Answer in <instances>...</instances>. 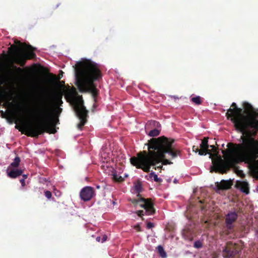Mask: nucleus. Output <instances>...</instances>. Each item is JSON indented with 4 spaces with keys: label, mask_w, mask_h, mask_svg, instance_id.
I'll use <instances>...</instances> for the list:
<instances>
[{
    "label": "nucleus",
    "mask_w": 258,
    "mask_h": 258,
    "mask_svg": "<svg viewBox=\"0 0 258 258\" xmlns=\"http://www.w3.org/2000/svg\"><path fill=\"white\" fill-rule=\"evenodd\" d=\"M149 178L151 179L153 178V180L157 182H161L162 181V179L161 178H159L156 174L155 172L152 171L149 174Z\"/></svg>",
    "instance_id": "nucleus-20"
},
{
    "label": "nucleus",
    "mask_w": 258,
    "mask_h": 258,
    "mask_svg": "<svg viewBox=\"0 0 258 258\" xmlns=\"http://www.w3.org/2000/svg\"><path fill=\"white\" fill-rule=\"evenodd\" d=\"M174 183H176L177 182V180L176 179H175L173 181Z\"/></svg>",
    "instance_id": "nucleus-40"
},
{
    "label": "nucleus",
    "mask_w": 258,
    "mask_h": 258,
    "mask_svg": "<svg viewBox=\"0 0 258 258\" xmlns=\"http://www.w3.org/2000/svg\"><path fill=\"white\" fill-rule=\"evenodd\" d=\"M100 237H97L96 238V240H97V241H100Z\"/></svg>",
    "instance_id": "nucleus-39"
},
{
    "label": "nucleus",
    "mask_w": 258,
    "mask_h": 258,
    "mask_svg": "<svg viewBox=\"0 0 258 258\" xmlns=\"http://www.w3.org/2000/svg\"><path fill=\"white\" fill-rule=\"evenodd\" d=\"M53 78H54V80H55V79H56V76H53Z\"/></svg>",
    "instance_id": "nucleus-42"
},
{
    "label": "nucleus",
    "mask_w": 258,
    "mask_h": 258,
    "mask_svg": "<svg viewBox=\"0 0 258 258\" xmlns=\"http://www.w3.org/2000/svg\"><path fill=\"white\" fill-rule=\"evenodd\" d=\"M135 189L137 191V192L138 193L137 196L140 197V192L141 191L142 189V185L141 184L138 183L135 185Z\"/></svg>",
    "instance_id": "nucleus-25"
},
{
    "label": "nucleus",
    "mask_w": 258,
    "mask_h": 258,
    "mask_svg": "<svg viewBox=\"0 0 258 258\" xmlns=\"http://www.w3.org/2000/svg\"><path fill=\"white\" fill-rule=\"evenodd\" d=\"M22 176H23V179H24L25 180L26 178H27V177H28V176H27V175H26V174H23Z\"/></svg>",
    "instance_id": "nucleus-37"
},
{
    "label": "nucleus",
    "mask_w": 258,
    "mask_h": 258,
    "mask_svg": "<svg viewBox=\"0 0 258 258\" xmlns=\"http://www.w3.org/2000/svg\"><path fill=\"white\" fill-rule=\"evenodd\" d=\"M20 181L22 186H24L26 184H25V181L24 179H21Z\"/></svg>",
    "instance_id": "nucleus-33"
},
{
    "label": "nucleus",
    "mask_w": 258,
    "mask_h": 258,
    "mask_svg": "<svg viewBox=\"0 0 258 258\" xmlns=\"http://www.w3.org/2000/svg\"><path fill=\"white\" fill-rule=\"evenodd\" d=\"M201 210H205V207L204 206H201Z\"/></svg>",
    "instance_id": "nucleus-38"
},
{
    "label": "nucleus",
    "mask_w": 258,
    "mask_h": 258,
    "mask_svg": "<svg viewBox=\"0 0 258 258\" xmlns=\"http://www.w3.org/2000/svg\"><path fill=\"white\" fill-rule=\"evenodd\" d=\"M194 246L197 248H200L203 247V243L201 241L198 240L194 242Z\"/></svg>",
    "instance_id": "nucleus-24"
},
{
    "label": "nucleus",
    "mask_w": 258,
    "mask_h": 258,
    "mask_svg": "<svg viewBox=\"0 0 258 258\" xmlns=\"http://www.w3.org/2000/svg\"><path fill=\"white\" fill-rule=\"evenodd\" d=\"M242 249L241 245L229 242L223 248L222 254L224 258H240Z\"/></svg>",
    "instance_id": "nucleus-10"
},
{
    "label": "nucleus",
    "mask_w": 258,
    "mask_h": 258,
    "mask_svg": "<svg viewBox=\"0 0 258 258\" xmlns=\"http://www.w3.org/2000/svg\"><path fill=\"white\" fill-rule=\"evenodd\" d=\"M20 158L18 156L16 157L14 159L13 161L11 163L10 166L8 167V170L13 168H18L20 165Z\"/></svg>",
    "instance_id": "nucleus-17"
},
{
    "label": "nucleus",
    "mask_w": 258,
    "mask_h": 258,
    "mask_svg": "<svg viewBox=\"0 0 258 258\" xmlns=\"http://www.w3.org/2000/svg\"><path fill=\"white\" fill-rule=\"evenodd\" d=\"M232 183L228 180H222L221 182L215 183L218 190H226L231 188Z\"/></svg>",
    "instance_id": "nucleus-14"
},
{
    "label": "nucleus",
    "mask_w": 258,
    "mask_h": 258,
    "mask_svg": "<svg viewBox=\"0 0 258 258\" xmlns=\"http://www.w3.org/2000/svg\"><path fill=\"white\" fill-rule=\"evenodd\" d=\"M64 82L63 81H59V83L58 82V81L57 82L55 83V85L58 88L57 89H61V86L63 87L64 86Z\"/></svg>",
    "instance_id": "nucleus-26"
},
{
    "label": "nucleus",
    "mask_w": 258,
    "mask_h": 258,
    "mask_svg": "<svg viewBox=\"0 0 258 258\" xmlns=\"http://www.w3.org/2000/svg\"><path fill=\"white\" fill-rule=\"evenodd\" d=\"M95 196V190L91 186H87L83 187L80 192V197L84 202L91 200Z\"/></svg>",
    "instance_id": "nucleus-12"
},
{
    "label": "nucleus",
    "mask_w": 258,
    "mask_h": 258,
    "mask_svg": "<svg viewBox=\"0 0 258 258\" xmlns=\"http://www.w3.org/2000/svg\"><path fill=\"white\" fill-rule=\"evenodd\" d=\"M199 203H200L201 204H203L204 203V202L202 200H200V201H199Z\"/></svg>",
    "instance_id": "nucleus-41"
},
{
    "label": "nucleus",
    "mask_w": 258,
    "mask_h": 258,
    "mask_svg": "<svg viewBox=\"0 0 258 258\" xmlns=\"http://www.w3.org/2000/svg\"><path fill=\"white\" fill-rule=\"evenodd\" d=\"M251 111L252 114L251 116V118H252L251 119H253L252 120H253L251 122L258 121V109L254 108V109L252 110Z\"/></svg>",
    "instance_id": "nucleus-19"
},
{
    "label": "nucleus",
    "mask_w": 258,
    "mask_h": 258,
    "mask_svg": "<svg viewBox=\"0 0 258 258\" xmlns=\"http://www.w3.org/2000/svg\"><path fill=\"white\" fill-rule=\"evenodd\" d=\"M157 250L158 253L162 258H166L167 257L166 252L164 250L162 246L158 245L157 247Z\"/></svg>",
    "instance_id": "nucleus-18"
},
{
    "label": "nucleus",
    "mask_w": 258,
    "mask_h": 258,
    "mask_svg": "<svg viewBox=\"0 0 258 258\" xmlns=\"http://www.w3.org/2000/svg\"><path fill=\"white\" fill-rule=\"evenodd\" d=\"M137 199H131L130 201L134 204H139L141 207L143 208L144 210H138L135 212V213L143 220L144 219L143 216L153 215L156 213V210L154 207V203L151 199H145L141 197H138Z\"/></svg>",
    "instance_id": "nucleus-8"
},
{
    "label": "nucleus",
    "mask_w": 258,
    "mask_h": 258,
    "mask_svg": "<svg viewBox=\"0 0 258 258\" xmlns=\"http://www.w3.org/2000/svg\"><path fill=\"white\" fill-rule=\"evenodd\" d=\"M113 179L117 182H121L123 181V179L121 176H118L117 174H113Z\"/></svg>",
    "instance_id": "nucleus-23"
},
{
    "label": "nucleus",
    "mask_w": 258,
    "mask_h": 258,
    "mask_svg": "<svg viewBox=\"0 0 258 258\" xmlns=\"http://www.w3.org/2000/svg\"><path fill=\"white\" fill-rule=\"evenodd\" d=\"M64 91L62 89H56L53 93L51 99L44 98L37 106L35 113L43 119L41 122L29 124L25 126V135L28 137L38 138L39 135L44 133L54 134L56 132V125L58 123V117H55L53 111L50 107L53 102L56 106H61Z\"/></svg>",
    "instance_id": "nucleus-2"
},
{
    "label": "nucleus",
    "mask_w": 258,
    "mask_h": 258,
    "mask_svg": "<svg viewBox=\"0 0 258 258\" xmlns=\"http://www.w3.org/2000/svg\"><path fill=\"white\" fill-rule=\"evenodd\" d=\"M77 85L82 93L90 92L95 97L98 90L94 82L102 78L99 66L90 60L79 62L75 69Z\"/></svg>",
    "instance_id": "nucleus-4"
},
{
    "label": "nucleus",
    "mask_w": 258,
    "mask_h": 258,
    "mask_svg": "<svg viewBox=\"0 0 258 258\" xmlns=\"http://www.w3.org/2000/svg\"><path fill=\"white\" fill-rule=\"evenodd\" d=\"M12 99V98H11L10 99H9V101L8 102V103H7V105L8 106H11L12 105H13V103L12 102H10V101Z\"/></svg>",
    "instance_id": "nucleus-34"
},
{
    "label": "nucleus",
    "mask_w": 258,
    "mask_h": 258,
    "mask_svg": "<svg viewBox=\"0 0 258 258\" xmlns=\"http://www.w3.org/2000/svg\"><path fill=\"white\" fill-rule=\"evenodd\" d=\"M229 144V143H228L227 144V147H228V149L225 150V151H227L229 149H233V148H234V146H232L229 147L228 146ZM209 148H211V149H210V150L211 151V154H213L211 156H210V157L212 158V157H214L217 158L216 160H212V163H213V166L211 168V172H212L214 171L215 172H219L221 174L226 173L227 172L228 170H229L231 167H229L228 169L225 170V172H224V171H225V170H224V169H223L224 167H223V166L222 165V164L221 165V164L220 163V160H221V159L223 162L227 161L226 158V155L227 154V152H223L224 151V150H222V153L224 155V159H225V160H224L222 159V157L220 155H219L218 149L217 147H216L214 145H209Z\"/></svg>",
    "instance_id": "nucleus-9"
},
{
    "label": "nucleus",
    "mask_w": 258,
    "mask_h": 258,
    "mask_svg": "<svg viewBox=\"0 0 258 258\" xmlns=\"http://www.w3.org/2000/svg\"><path fill=\"white\" fill-rule=\"evenodd\" d=\"M44 194H45V197L47 199H49L51 198L52 194L50 191H49V190L45 191Z\"/></svg>",
    "instance_id": "nucleus-27"
},
{
    "label": "nucleus",
    "mask_w": 258,
    "mask_h": 258,
    "mask_svg": "<svg viewBox=\"0 0 258 258\" xmlns=\"http://www.w3.org/2000/svg\"><path fill=\"white\" fill-rule=\"evenodd\" d=\"M65 98L68 101L72 102L74 105V109L77 116L79 118L80 122L77 124L79 130H82L87 122L88 111L84 105V101L82 96H79L74 87L66 91Z\"/></svg>",
    "instance_id": "nucleus-7"
},
{
    "label": "nucleus",
    "mask_w": 258,
    "mask_h": 258,
    "mask_svg": "<svg viewBox=\"0 0 258 258\" xmlns=\"http://www.w3.org/2000/svg\"><path fill=\"white\" fill-rule=\"evenodd\" d=\"M191 101L197 105H200L202 103L201 98L199 96L192 97Z\"/></svg>",
    "instance_id": "nucleus-21"
},
{
    "label": "nucleus",
    "mask_w": 258,
    "mask_h": 258,
    "mask_svg": "<svg viewBox=\"0 0 258 258\" xmlns=\"http://www.w3.org/2000/svg\"><path fill=\"white\" fill-rule=\"evenodd\" d=\"M243 111L241 108H238L235 103L233 102L231 105L233 108H229L226 113L227 119L233 123L235 130L239 132L244 131L253 121L251 116V110L254 109V107L246 102L243 103Z\"/></svg>",
    "instance_id": "nucleus-5"
},
{
    "label": "nucleus",
    "mask_w": 258,
    "mask_h": 258,
    "mask_svg": "<svg viewBox=\"0 0 258 258\" xmlns=\"http://www.w3.org/2000/svg\"><path fill=\"white\" fill-rule=\"evenodd\" d=\"M23 170L21 169H13L11 168L7 170V175L11 178H16L22 175Z\"/></svg>",
    "instance_id": "nucleus-15"
},
{
    "label": "nucleus",
    "mask_w": 258,
    "mask_h": 258,
    "mask_svg": "<svg viewBox=\"0 0 258 258\" xmlns=\"http://www.w3.org/2000/svg\"><path fill=\"white\" fill-rule=\"evenodd\" d=\"M154 227V224L151 222H148L147 224V228L148 229H151Z\"/></svg>",
    "instance_id": "nucleus-30"
},
{
    "label": "nucleus",
    "mask_w": 258,
    "mask_h": 258,
    "mask_svg": "<svg viewBox=\"0 0 258 258\" xmlns=\"http://www.w3.org/2000/svg\"><path fill=\"white\" fill-rule=\"evenodd\" d=\"M236 174L241 177H243L244 176V174L242 170H237L236 171Z\"/></svg>",
    "instance_id": "nucleus-28"
},
{
    "label": "nucleus",
    "mask_w": 258,
    "mask_h": 258,
    "mask_svg": "<svg viewBox=\"0 0 258 258\" xmlns=\"http://www.w3.org/2000/svg\"><path fill=\"white\" fill-rule=\"evenodd\" d=\"M237 187L243 193L248 194L249 192V184L247 181H239L237 183Z\"/></svg>",
    "instance_id": "nucleus-16"
},
{
    "label": "nucleus",
    "mask_w": 258,
    "mask_h": 258,
    "mask_svg": "<svg viewBox=\"0 0 258 258\" xmlns=\"http://www.w3.org/2000/svg\"><path fill=\"white\" fill-rule=\"evenodd\" d=\"M15 68L17 69V70L19 72L22 71V69L20 68H17V67L15 66Z\"/></svg>",
    "instance_id": "nucleus-36"
},
{
    "label": "nucleus",
    "mask_w": 258,
    "mask_h": 258,
    "mask_svg": "<svg viewBox=\"0 0 258 258\" xmlns=\"http://www.w3.org/2000/svg\"><path fill=\"white\" fill-rule=\"evenodd\" d=\"M200 151L199 152L200 155H206V154H209L211 156L213 154H211V151L209 149V145L208 144V138H204L202 140V143L200 144Z\"/></svg>",
    "instance_id": "nucleus-13"
},
{
    "label": "nucleus",
    "mask_w": 258,
    "mask_h": 258,
    "mask_svg": "<svg viewBox=\"0 0 258 258\" xmlns=\"http://www.w3.org/2000/svg\"><path fill=\"white\" fill-rule=\"evenodd\" d=\"M174 142V139L165 136L152 138L146 144L148 151H141L136 157H131V163L145 172H149L151 166L155 170L163 169V165L172 164L170 160L181 155L180 151L173 146Z\"/></svg>",
    "instance_id": "nucleus-1"
},
{
    "label": "nucleus",
    "mask_w": 258,
    "mask_h": 258,
    "mask_svg": "<svg viewBox=\"0 0 258 258\" xmlns=\"http://www.w3.org/2000/svg\"><path fill=\"white\" fill-rule=\"evenodd\" d=\"M159 134H160V131L158 130L155 128V129L151 130L149 132L148 135L150 137H156V136H158L159 135Z\"/></svg>",
    "instance_id": "nucleus-22"
},
{
    "label": "nucleus",
    "mask_w": 258,
    "mask_h": 258,
    "mask_svg": "<svg viewBox=\"0 0 258 258\" xmlns=\"http://www.w3.org/2000/svg\"><path fill=\"white\" fill-rule=\"evenodd\" d=\"M192 150H193V151H194L196 153H198V152L199 153L200 149H199L198 146H193V147H192Z\"/></svg>",
    "instance_id": "nucleus-29"
},
{
    "label": "nucleus",
    "mask_w": 258,
    "mask_h": 258,
    "mask_svg": "<svg viewBox=\"0 0 258 258\" xmlns=\"http://www.w3.org/2000/svg\"><path fill=\"white\" fill-rule=\"evenodd\" d=\"M63 76V72L62 71H60L59 74L58 75V78L57 79V81H59V80Z\"/></svg>",
    "instance_id": "nucleus-31"
},
{
    "label": "nucleus",
    "mask_w": 258,
    "mask_h": 258,
    "mask_svg": "<svg viewBox=\"0 0 258 258\" xmlns=\"http://www.w3.org/2000/svg\"><path fill=\"white\" fill-rule=\"evenodd\" d=\"M243 135L241 136L242 143L241 144H233L229 143L228 146H234L233 149L224 151L227 152L226 155V162L220 160V163L223 166L224 170H226L229 167H235L236 165L239 162V158L236 154V151L246 150L254 152L258 151V139L255 137L258 133V121H254L247 126L244 131L240 132ZM225 171H224V172Z\"/></svg>",
    "instance_id": "nucleus-3"
},
{
    "label": "nucleus",
    "mask_w": 258,
    "mask_h": 258,
    "mask_svg": "<svg viewBox=\"0 0 258 258\" xmlns=\"http://www.w3.org/2000/svg\"><path fill=\"white\" fill-rule=\"evenodd\" d=\"M134 228L137 231H141V227L139 224H137L134 226Z\"/></svg>",
    "instance_id": "nucleus-32"
},
{
    "label": "nucleus",
    "mask_w": 258,
    "mask_h": 258,
    "mask_svg": "<svg viewBox=\"0 0 258 258\" xmlns=\"http://www.w3.org/2000/svg\"><path fill=\"white\" fill-rule=\"evenodd\" d=\"M107 236L106 235L103 236L102 239V242L105 241L106 240Z\"/></svg>",
    "instance_id": "nucleus-35"
},
{
    "label": "nucleus",
    "mask_w": 258,
    "mask_h": 258,
    "mask_svg": "<svg viewBox=\"0 0 258 258\" xmlns=\"http://www.w3.org/2000/svg\"><path fill=\"white\" fill-rule=\"evenodd\" d=\"M97 188H99V186H97Z\"/></svg>",
    "instance_id": "nucleus-43"
},
{
    "label": "nucleus",
    "mask_w": 258,
    "mask_h": 258,
    "mask_svg": "<svg viewBox=\"0 0 258 258\" xmlns=\"http://www.w3.org/2000/svg\"><path fill=\"white\" fill-rule=\"evenodd\" d=\"M257 258H258V257Z\"/></svg>",
    "instance_id": "nucleus-44"
},
{
    "label": "nucleus",
    "mask_w": 258,
    "mask_h": 258,
    "mask_svg": "<svg viewBox=\"0 0 258 258\" xmlns=\"http://www.w3.org/2000/svg\"><path fill=\"white\" fill-rule=\"evenodd\" d=\"M14 42L16 45H12L9 47L8 53L16 63L23 67L27 59L35 57L36 54L34 52L35 48L31 45L21 43L18 40H15Z\"/></svg>",
    "instance_id": "nucleus-6"
},
{
    "label": "nucleus",
    "mask_w": 258,
    "mask_h": 258,
    "mask_svg": "<svg viewBox=\"0 0 258 258\" xmlns=\"http://www.w3.org/2000/svg\"><path fill=\"white\" fill-rule=\"evenodd\" d=\"M238 218L237 213L236 212H230L225 217V230L222 231V234L228 235L230 231L233 228V223L235 222Z\"/></svg>",
    "instance_id": "nucleus-11"
}]
</instances>
